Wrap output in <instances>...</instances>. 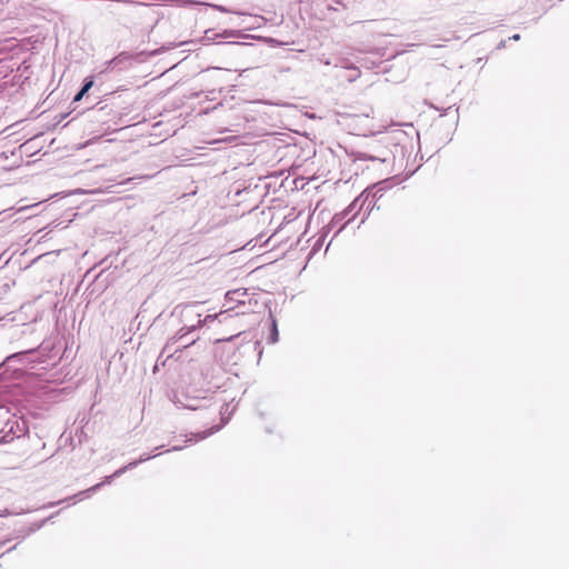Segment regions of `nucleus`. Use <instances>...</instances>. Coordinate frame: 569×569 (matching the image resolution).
Masks as SVG:
<instances>
[{
	"instance_id": "nucleus-1",
	"label": "nucleus",
	"mask_w": 569,
	"mask_h": 569,
	"mask_svg": "<svg viewBox=\"0 0 569 569\" xmlns=\"http://www.w3.org/2000/svg\"><path fill=\"white\" fill-rule=\"evenodd\" d=\"M220 317H222V318L226 320L228 317H231V316L229 315V312H228V311H222V312L217 313V315H213V316H212V315H208V316L204 318L203 322H204V323H209V322H211V321H213L214 319L220 318Z\"/></svg>"
},
{
	"instance_id": "nucleus-2",
	"label": "nucleus",
	"mask_w": 569,
	"mask_h": 569,
	"mask_svg": "<svg viewBox=\"0 0 569 569\" xmlns=\"http://www.w3.org/2000/svg\"><path fill=\"white\" fill-rule=\"evenodd\" d=\"M278 340V330H277V326L276 323L273 322V326H272V336H271V341L272 342H276Z\"/></svg>"
},
{
	"instance_id": "nucleus-3",
	"label": "nucleus",
	"mask_w": 569,
	"mask_h": 569,
	"mask_svg": "<svg viewBox=\"0 0 569 569\" xmlns=\"http://www.w3.org/2000/svg\"><path fill=\"white\" fill-rule=\"evenodd\" d=\"M92 84H93L92 80L86 81V83L82 87L83 91L87 93L90 90V88L92 87Z\"/></svg>"
},
{
	"instance_id": "nucleus-4",
	"label": "nucleus",
	"mask_w": 569,
	"mask_h": 569,
	"mask_svg": "<svg viewBox=\"0 0 569 569\" xmlns=\"http://www.w3.org/2000/svg\"><path fill=\"white\" fill-rule=\"evenodd\" d=\"M53 196H54V193H48L46 196L38 197L37 199H39V203H40V202H43V201H47V200L51 199Z\"/></svg>"
},
{
	"instance_id": "nucleus-5",
	"label": "nucleus",
	"mask_w": 569,
	"mask_h": 569,
	"mask_svg": "<svg viewBox=\"0 0 569 569\" xmlns=\"http://www.w3.org/2000/svg\"><path fill=\"white\" fill-rule=\"evenodd\" d=\"M84 94H86V92L83 91V89H81V90L77 93V96L74 97V99H73V100H74L76 102H77V101H80V100L83 98V96H84Z\"/></svg>"
},
{
	"instance_id": "nucleus-6",
	"label": "nucleus",
	"mask_w": 569,
	"mask_h": 569,
	"mask_svg": "<svg viewBox=\"0 0 569 569\" xmlns=\"http://www.w3.org/2000/svg\"><path fill=\"white\" fill-rule=\"evenodd\" d=\"M7 442H9V440L7 439L6 436L0 438V443H7Z\"/></svg>"
},
{
	"instance_id": "nucleus-7",
	"label": "nucleus",
	"mask_w": 569,
	"mask_h": 569,
	"mask_svg": "<svg viewBox=\"0 0 569 569\" xmlns=\"http://www.w3.org/2000/svg\"><path fill=\"white\" fill-rule=\"evenodd\" d=\"M512 39H513V40H519V39H520V36H519V34H515V36L512 37Z\"/></svg>"
}]
</instances>
